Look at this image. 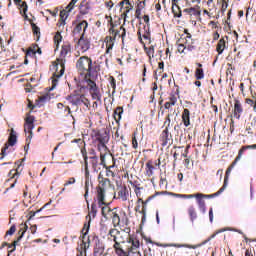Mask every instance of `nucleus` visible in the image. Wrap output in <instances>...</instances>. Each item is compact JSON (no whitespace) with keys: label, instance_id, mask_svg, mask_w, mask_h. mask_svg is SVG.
Segmentation results:
<instances>
[{"label":"nucleus","instance_id":"32","mask_svg":"<svg viewBox=\"0 0 256 256\" xmlns=\"http://www.w3.org/2000/svg\"><path fill=\"white\" fill-rule=\"evenodd\" d=\"M110 219H112L114 227H117L121 223V218L119 217V214L116 212L113 213Z\"/></svg>","mask_w":256,"mask_h":256},{"label":"nucleus","instance_id":"53","mask_svg":"<svg viewBox=\"0 0 256 256\" xmlns=\"http://www.w3.org/2000/svg\"><path fill=\"white\" fill-rule=\"evenodd\" d=\"M143 19H144V22L146 23V25L144 27H146V29H150L149 15H144Z\"/></svg>","mask_w":256,"mask_h":256},{"label":"nucleus","instance_id":"21","mask_svg":"<svg viewBox=\"0 0 256 256\" xmlns=\"http://www.w3.org/2000/svg\"><path fill=\"white\" fill-rule=\"evenodd\" d=\"M241 113H243V107L241 106V102L236 101L234 104V117L235 119H241Z\"/></svg>","mask_w":256,"mask_h":256},{"label":"nucleus","instance_id":"39","mask_svg":"<svg viewBox=\"0 0 256 256\" xmlns=\"http://www.w3.org/2000/svg\"><path fill=\"white\" fill-rule=\"evenodd\" d=\"M155 170V167L151 163H146V173L148 177H151L153 175V171Z\"/></svg>","mask_w":256,"mask_h":256},{"label":"nucleus","instance_id":"5","mask_svg":"<svg viewBox=\"0 0 256 256\" xmlns=\"http://www.w3.org/2000/svg\"><path fill=\"white\" fill-rule=\"evenodd\" d=\"M94 243V256H103V253H105V245H103V242L99 239V236L94 235L92 239Z\"/></svg>","mask_w":256,"mask_h":256},{"label":"nucleus","instance_id":"15","mask_svg":"<svg viewBox=\"0 0 256 256\" xmlns=\"http://www.w3.org/2000/svg\"><path fill=\"white\" fill-rule=\"evenodd\" d=\"M78 44L80 45L82 51H89L91 48V43L88 40H85V34L82 33L79 40Z\"/></svg>","mask_w":256,"mask_h":256},{"label":"nucleus","instance_id":"27","mask_svg":"<svg viewBox=\"0 0 256 256\" xmlns=\"http://www.w3.org/2000/svg\"><path fill=\"white\" fill-rule=\"evenodd\" d=\"M89 9H91V7L89 6V4L87 2H81L80 4V14L81 15H87L89 13Z\"/></svg>","mask_w":256,"mask_h":256},{"label":"nucleus","instance_id":"13","mask_svg":"<svg viewBox=\"0 0 256 256\" xmlns=\"http://www.w3.org/2000/svg\"><path fill=\"white\" fill-rule=\"evenodd\" d=\"M97 201L99 207L105 205V188H102L101 186L97 188Z\"/></svg>","mask_w":256,"mask_h":256},{"label":"nucleus","instance_id":"52","mask_svg":"<svg viewBox=\"0 0 256 256\" xmlns=\"http://www.w3.org/2000/svg\"><path fill=\"white\" fill-rule=\"evenodd\" d=\"M75 183H76L75 178L71 177L66 183H64V187H68V185H75Z\"/></svg>","mask_w":256,"mask_h":256},{"label":"nucleus","instance_id":"19","mask_svg":"<svg viewBox=\"0 0 256 256\" xmlns=\"http://www.w3.org/2000/svg\"><path fill=\"white\" fill-rule=\"evenodd\" d=\"M163 247H176L177 249L186 248V249H197V247H201V244L198 245H190V244H166Z\"/></svg>","mask_w":256,"mask_h":256},{"label":"nucleus","instance_id":"57","mask_svg":"<svg viewBox=\"0 0 256 256\" xmlns=\"http://www.w3.org/2000/svg\"><path fill=\"white\" fill-rule=\"evenodd\" d=\"M131 185L135 188L134 190H138V191H141V187H139V183L137 181L135 182H131Z\"/></svg>","mask_w":256,"mask_h":256},{"label":"nucleus","instance_id":"42","mask_svg":"<svg viewBox=\"0 0 256 256\" xmlns=\"http://www.w3.org/2000/svg\"><path fill=\"white\" fill-rule=\"evenodd\" d=\"M15 231H17V227L15 226V224H13L10 229L6 232V235H5V239H7V236L8 235H14L15 234Z\"/></svg>","mask_w":256,"mask_h":256},{"label":"nucleus","instance_id":"8","mask_svg":"<svg viewBox=\"0 0 256 256\" xmlns=\"http://www.w3.org/2000/svg\"><path fill=\"white\" fill-rule=\"evenodd\" d=\"M244 153H245V150H244V148L242 146L241 149L238 152L237 157L235 158V160L232 162V164L226 170L225 179H227V181H229V175H231V172L235 168V165H237V162L241 161V157H243Z\"/></svg>","mask_w":256,"mask_h":256},{"label":"nucleus","instance_id":"7","mask_svg":"<svg viewBox=\"0 0 256 256\" xmlns=\"http://www.w3.org/2000/svg\"><path fill=\"white\" fill-rule=\"evenodd\" d=\"M109 33L112 36H110L109 40L106 42V55H109L111 53V51L113 50L115 38L117 37V35H120L119 30H115L113 28L109 29Z\"/></svg>","mask_w":256,"mask_h":256},{"label":"nucleus","instance_id":"54","mask_svg":"<svg viewBox=\"0 0 256 256\" xmlns=\"http://www.w3.org/2000/svg\"><path fill=\"white\" fill-rule=\"evenodd\" d=\"M147 55L149 57H151V55H152V57H153V55H155V47L154 46H150V48L147 51Z\"/></svg>","mask_w":256,"mask_h":256},{"label":"nucleus","instance_id":"18","mask_svg":"<svg viewBox=\"0 0 256 256\" xmlns=\"http://www.w3.org/2000/svg\"><path fill=\"white\" fill-rule=\"evenodd\" d=\"M182 121L184 127H189V125H191V112L187 108L183 110Z\"/></svg>","mask_w":256,"mask_h":256},{"label":"nucleus","instance_id":"64","mask_svg":"<svg viewBox=\"0 0 256 256\" xmlns=\"http://www.w3.org/2000/svg\"><path fill=\"white\" fill-rule=\"evenodd\" d=\"M245 256H253V251H251V249H247L245 251Z\"/></svg>","mask_w":256,"mask_h":256},{"label":"nucleus","instance_id":"56","mask_svg":"<svg viewBox=\"0 0 256 256\" xmlns=\"http://www.w3.org/2000/svg\"><path fill=\"white\" fill-rule=\"evenodd\" d=\"M28 215H29L28 221H31V220H33L34 217L37 215V212H35V211H30Z\"/></svg>","mask_w":256,"mask_h":256},{"label":"nucleus","instance_id":"11","mask_svg":"<svg viewBox=\"0 0 256 256\" xmlns=\"http://www.w3.org/2000/svg\"><path fill=\"white\" fill-rule=\"evenodd\" d=\"M15 5L19 7L20 13H23L24 19H29V16H27L28 6L27 2H23V0H14Z\"/></svg>","mask_w":256,"mask_h":256},{"label":"nucleus","instance_id":"30","mask_svg":"<svg viewBox=\"0 0 256 256\" xmlns=\"http://www.w3.org/2000/svg\"><path fill=\"white\" fill-rule=\"evenodd\" d=\"M31 27H32L33 33L36 37V41H39V39L41 38V29L35 23H32Z\"/></svg>","mask_w":256,"mask_h":256},{"label":"nucleus","instance_id":"23","mask_svg":"<svg viewBox=\"0 0 256 256\" xmlns=\"http://www.w3.org/2000/svg\"><path fill=\"white\" fill-rule=\"evenodd\" d=\"M227 185H228V181L227 178H224V184L223 186L219 189V191H217L214 194H210V195H206L208 197V199H213V197H219V195H221V193H223V191H225V189H227Z\"/></svg>","mask_w":256,"mask_h":256},{"label":"nucleus","instance_id":"3","mask_svg":"<svg viewBox=\"0 0 256 256\" xmlns=\"http://www.w3.org/2000/svg\"><path fill=\"white\" fill-rule=\"evenodd\" d=\"M35 116L28 115L25 119L24 131L25 133H29L26 138L27 143H30L31 139H33V129H35Z\"/></svg>","mask_w":256,"mask_h":256},{"label":"nucleus","instance_id":"47","mask_svg":"<svg viewBox=\"0 0 256 256\" xmlns=\"http://www.w3.org/2000/svg\"><path fill=\"white\" fill-rule=\"evenodd\" d=\"M73 9H75V3H73L71 0L70 3L66 6L65 10L68 11V13H71Z\"/></svg>","mask_w":256,"mask_h":256},{"label":"nucleus","instance_id":"37","mask_svg":"<svg viewBox=\"0 0 256 256\" xmlns=\"http://www.w3.org/2000/svg\"><path fill=\"white\" fill-rule=\"evenodd\" d=\"M90 157H89V159H91L92 160V165H93V167H97V161H98V159L99 158H97V156L95 155V150H91L90 151Z\"/></svg>","mask_w":256,"mask_h":256},{"label":"nucleus","instance_id":"29","mask_svg":"<svg viewBox=\"0 0 256 256\" xmlns=\"http://www.w3.org/2000/svg\"><path fill=\"white\" fill-rule=\"evenodd\" d=\"M90 95L94 101H101L102 95H101V90L99 88L90 92Z\"/></svg>","mask_w":256,"mask_h":256},{"label":"nucleus","instance_id":"34","mask_svg":"<svg viewBox=\"0 0 256 256\" xmlns=\"http://www.w3.org/2000/svg\"><path fill=\"white\" fill-rule=\"evenodd\" d=\"M89 229H91V219L88 221V224L87 223L84 224L82 233L84 231H85V233H83L82 239H85V237H87V235H89Z\"/></svg>","mask_w":256,"mask_h":256},{"label":"nucleus","instance_id":"50","mask_svg":"<svg viewBox=\"0 0 256 256\" xmlns=\"http://www.w3.org/2000/svg\"><path fill=\"white\" fill-rule=\"evenodd\" d=\"M169 103L172 104V106L176 105V103H177V96H175L174 94H172V95L169 97Z\"/></svg>","mask_w":256,"mask_h":256},{"label":"nucleus","instance_id":"22","mask_svg":"<svg viewBox=\"0 0 256 256\" xmlns=\"http://www.w3.org/2000/svg\"><path fill=\"white\" fill-rule=\"evenodd\" d=\"M69 13L71 12H69V10L66 9L60 11V27L66 25V21L69 18Z\"/></svg>","mask_w":256,"mask_h":256},{"label":"nucleus","instance_id":"38","mask_svg":"<svg viewBox=\"0 0 256 256\" xmlns=\"http://www.w3.org/2000/svg\"><path fill=\"white\" fill-rule=\"evenodd\" d=\"M89 185H91V187H93V184L89 181V178H86V181H85V194H84V197L87 201V197H89Z\"/></svg>","mask_w":256,"mask_h":256},{"label":"nucleus","instance_id":"40","mask_svg":"<svg viewBox=\"0 0 256 256\" xmlns=\"http://www.w3.org/2000/svg\"><path fill=\"white\" fill-rule=\"evenodd\" d=\"M225 231V229H221L216 231L214 234H212L206 241H204L202 243V245H206V243H209V241H211V239H215V237H217V235H219V233H223Z\"/></svg>","mask_w":256,"mask_h":256},{"label":"nucleus","instance_id":"9","mask_svg":"<svg viewBox=\"0 0 256 256\" xmlns=\"http://www.w3.org/2000/svg\"><path fill=\"white\" fill-rule=\"evenodd\" d=\"M96 139L99 141V143H102L101 147H104V145H107L109 143V132L106 130L99 131L96 134Z\"/></svg>","mask_w":256,"mask_h":256},{"label":"nucleus","instance_id":"2","mask_svg":"<svg viewBox=\"0 0 256 256\" xmlns=\"http://www.w3.org/2000/svg\"><path fill=\"white\" fill-rule=\"evenodd\" d=\"M17 143V132L15 129L10 130V135L8 137V142L5 143L4 147L2 148L1 155L2 157L0 159H3L4 157H7L8 152L7 150L9 147H14V145Z\"/></svg>","mask_w":256,"mask_h":256},{"label":"nucleus","instance_id":"48","mask_svg":"<svg viewBox=\"0 0 256 256\" xmlns=\"http://www.w3.org/2000/svg\"><path fill=\"white\" fill-rule=\"evenodd\" d=\"M123 2L125 3V5H129V7L126 8V11L124 13V15H127V13H129V11H131V9H133V5H131V2L129 0H123Z\"/></svg>","mask_w":256,"mask_h":256},{"label":"nucleus","instance_id":"26","mask_svg":"<svg viewBox=\"0 0 256 256\" xmlns=\"http://www.w3.org/2000/svg\"><path fill=\"white\" fill-rule=\"evenodd\" d=\"M216 51L218 52V55H223V51H225V38L219 40Z\"/></svg>","mask_w":256,"mask_h":256},{"label":"nucleus","instance_id":"20","mask_svg":"<svg viewBox=\"0 0 256 256\" xmlns=\"http://www.w3.org/2000/svg\"><path fill=\"white\" fill-rule=\"evenodd\" d=\"M118 197L121 199V201H127L129 199V190L127 189V186H123L118 191Z\"/></svg>","mask_w":256,"mask_h":256},{"label":"nucleus","instance_id":"28","mask_svg":"<svg viewBox=\"0 0 256 256\" xmlns=\"http://www.w3.org/2000/svg\"><path fill=\"white\" fill-rule=\"evenodd\" d=\"M188 215L190 217L191 223H195V219H197V212L195 211V207L190 206L188 208Z\"/></svg>","mask_w":256,"mask_h":256},{"label":"nucleus","instance_id":"41","mask_svg":"<svg viewBox=\"0 0 256 256\" xmlns=\"http://www.w3.org/2000/svg\"><path fill=\"white\" fill-rule=\"evenodd\" d=\"M94 236H95V235H93V236H88L87 242H84V240L82 241L85 251H87V249H89V247L91 246V239H92V243H93V237H94Z\"/></svg>","mask_w":256,"mask_h":256},{"label":"nucleus","instance_id":"55","mask_svg":"<svg viewBox=\"0 0 256 256\" xmlns=\"http://www.w3.org/2000/svg\"><path fill=\"white\" fill-rule=\"evenodd\" d=\"M171 107H173L171 102H165V104H164L165 109H168V111H173V108H171Z\"/></svg>","mask_w":256,"mask_h":256},{"label":"nucleus","instance_id":"59","mask_svg":"<svg viewBox=\"0 0 256 256\" xmlns=\"http://www.w3.org/2000/svg\"><path fill=\"white\" fill-rule=\"evenodd\" d=\"M91 211H92V213H94V217H95V215H97V204L92 203Z\"/></svg>","mask_w":256,"mask_h":256},{"label":"nucleus","instance_id":"16","mask_svg":"<svg viewBox=\"0 0 256 256\" xmlns=\"http://www.w3.org/2000/svg\"><path fill=\"white\" fill-rule=\"evenodd\" d=\"M49 101H51V95L44 94L38 97V100H36L35 106L41 108L43 107V105H45V103H49Z\"/></svg>","mask_w":256,"mask_h":256},{"label":"nucleus","instance_id":"60","mask_svg":"<svg viewBox=\"0 0 256 256\" xmlns=\"http://www.w3.org/2000/svg\"><path fill=\"white\" fill-rule=\"evenodd\" d=\"M132 146L134 149H137V147H139V144L137 143V138L135 136L132 138Z\"/></svg>","mask_w":256,"mask_h":256},{"label":"nucleus","instance_id":"4","mask_svg":"<svg viewBox=\"0 0 256 256\" xmlns=\"http://www.w3.org/2000/svg\"><path fill=\"white\" fill-rule=\"evenodd\" d=\"M28 229H29V226H27L26 224H21L20 230L18 231L17 239L12 244H8V249H11L10 251H8L9 255L15 252V250L17 249V245H19V242L21 241V239L25 237V233H27Z\"/></svg>","mask_w":256,"mask_h":256},{"label":"nucleus","instance_id":"25","mask_svg":"<svg viewBox=\"0 0 256 256\" xmlns=\"http://www.w3.org/2000/svg\"><path fill=\"white\" fill-rule=\"evenodd\" d=\"M121 115H123V107H117L113 113V117L117 123L121 121Z\"/></svg>","mask_w":256,"mask_h":256},{"label":"nucleus","instance_id":"14","mask_svg":"<svg viewBox=\"0 0 256 256\" xmlns=\"http://www.w3.org/2000/svg\"><path fill=\"white\" fill-rule=\"evenodd\" d=\"M86 83H87V87L80 86V91H85V89H89V92L93 93V91H95L96 89H99V86L97 85V83H95V81L91 79H86Z\"/></svg>","mask_w":256,"mask_h":256},{"label":"nucleus","instance_id":"44","mask_svg":"<svg viewBox=\"0 0 256 256\" xmlns=\"http://www.w3.org/2000/svg\"><path fill=\"white\" fill-rule=\"evenodd\" d=\"M69 53V48L67 46H62L60 55L61 57H67V54Z\"/></svg>","mask_w":256,"mask_h":256},{"label":"nucleus","instance_id":"1","mask_svg":"<svg viewBox=\"0 0 256 256\" xmlns=\"http://www.w3.org/2000/svg\"><path fill=\"white\" fill-rule=\"evenodd\" d=\"M79 71H83V73H87V75H91L93 73V60L87 56L80 57L76 63Z\"/></svg>","mask_w":256,"mask_h":256},{"label":"nucleus","instance_id":"46","mask_svg":"<svg viewBox=\"0 0 256 256\" xmlns=\"http://www.w3.org/2000/svg\"><path fill=\"white\" fill-rule=\"evenodd\" d=\"M107 183H111V180L109 178H104L103 180H100L99 184L101 185L102 189L107 186Z\"/></svg>","mask_w":256,"mask_h":256},{"label":"nucleus","instance_id":"6","mask_svg":"<svg viewBox=\"0 0 256 256\" xmlns=\"http://www.w3.org/2000/svg\"><path fill=\"white\" fill-rule=\"evenodd\" d=\"M207 198H209L207 194H201V193L195 194V199L198 204L199 211L202 212V215H205V213H207V206L205 205V200H204Z\"/></svg>","mask_w":256,"mask_h":256},{"label":"nucleus","instance_id":"33","mask_svg":"<svg viewBox=\"0 0 256 256\" xmlns=\"http://www.w3.org/2000/svg\"><path fill=\"white\" fill-rule=\"evenodd\" d=\"M140 215H142V225L147 221V206L145 204L142 205V210L139 211Z\"/></svg>","mask_w":256,"mask_h":256},{"label":"nucleus","instance_id":"31","mask_svg":"<svg viewBox=\"0 0 256 256\" xmlns=\"http://www.w3.org/2000/svg\"><path fill=\"white\" fill-rule=\"evenodd\" d=\"M143 31H144V34L142 35L143 39H145V41H149V43H151V30H150V28H147V26H144Z\"/></svg>","mask_w":256,"mask_h":256},{"label":"nucleus","instance_id":"35","mask_svg":"<svg viewBox=\"0 0 256 256\" xmlns=\"http://www.w3.org/2000/svg\"><path fill=\"white\" fill-rule=\"evenodd\" d=\"M195 78L200 81L201 79L205 78V73L203 72L202 68H197L195 72Z\"/></svg>","mask_w":256,"mask_h":256},{"label":"nucleus","instance_id":"63","mask_svg":"<svg viewBox=\"0 0 256 256\" xmlns=\"http://www.w3.org/2000/svg\"><path fill=\"white\" fill-rule=\"evenodd\" d=\"M209 221L210 223H213V208L209 209Z\"/></svg>","mask_w":256,"mask_h":256},{"label":"nucleus","instance_id":"45","mask_svg":"<svg viewBox=\"0 0 256 256\" xmlns=\"http://www.w3.org/2000/svg\"><path fill=\"white\" fill-rule=\"evenodd\" d=\"M35 55H37V50L30 48L27 52H26V57H35Z\"/></svg>","mask_w":256,"mask_h":256},{"label":"nucleus","instance_id":"62","mask_svg":"<svg viewBox=\"0 0 256 256\" xmlns=\"http://www.w3.org/2000/svg\"><path fill=\"white\" fill-rule=\"evenodd\" d=\"M242 147L244 148V151H247V149H256V144L246 145Z\"/></svg>","mask_w":256,"mask_h":256},{"label":"nucleus","instance_id":"51","mask_svg":"<svg viewBox=\"0 0 256 256\" xmlns=\"http://www.w3.org/2000/svg\"><path fill=\"white\" fill-rule=\"evenodd\" d=\"M139 247H140V242H139V240H133V241H132V245L130 246V248H132V249H138V250H139Z\"/></svg>","mask_w":256,"mask_h":256},{"label":"nucleus","instance_id":"58","mask_svg":"<svg viewBox=\"0 0 256 256\" xmlns=\"http://www.w3.org/2000/svg\"><path fill=\"white\" fill-rule=\"evenodd\" d=\"M187 48L185 47V45L184 44H179L178 45V51L180 52V53H185V50H186Z\"/></svg>","mask_w":256,"mask_h":256},{"label":"nucleus","instance_id":"17","mask_svg":"<svg viewBox=\"0 0 256 256\" xmlns=\"http://www.w3.org/2000/svg\"><path fill=\"white\" fill-rule=\"evenodd\" d=\"M115 209H111L108 206H101V213L104 219H111L112 215L115 213Z\"/></svg>","mask_w":256,"mask_h":256},{"label":"nucleus","instance_id":"43","mask_svg":"<svg viewBox=\"0 0 256 256\" xmlns=\"http://www.w3.org/2000/svg\"><path fill=\"white\" fill-rule=\"evenodd\" d=\"M115 253L118 256H127L128 255V253L125 250H123L122 248H116Z\"/></svg>","mask_w":256,"mask_h":256},{"label":"nucleus","instance_id":"36","mask_svg":"<svg viewBox=\"0 0 256 256\" xmlns=\"http://www.w3.org/2000/svg\"><path fill=\"white\" fill-rule=\"evenodd\" d=\"M172 195L174 197H178L180 199H195V194H175V193H172Z\"/></svg>","mask_w":256,"mask_h":256},{"label":"nucleus","instance_id":"49","mask_svg":"<svg viewBox=\"0 0 256 256\" xmlns=\"http://www.w3.org/2000/svg\"><path fill=\"white\" fill-rule=\"evenodd\" d=\"M197 8H199V6L191 7L190 9H193V10H191L190 15H194V16H196V17H197V15H201V12L198 11Z\"/></svg>","mask_w":256,"mask_h":256},{"label":"nucleus","instance_id":"10","mask_svg":"<svg viewBox=\"0 0 256 256\" xmlns=\"http://www.w3.org/2000/svg\"><path fill=\"white\" fill-rule=\"evenodd\" d=\"M72 105H74L75 107H79V105H86L87 106V98L83 94L73 95Z\"/></svg>","mask_w":256,"mask_h":256},{"label":"nucleus","instance_id":"12","mask_svg":"<svg viewBox=\"0 0 256 256\" xmlns=\"http://www.w3.org/2000/svg\"><path fill=\"white\" fill-rule=\"evenodd\" d=\"M87 27H89V23H87V20H83L74 27L73 34L79 35L81 31H83V33L85 34V31H87Z\"/></svg>","mask_w":256,"mask_h":256},{"label":"nucleus","instance_id":"61","mask_svg":"<svg viewBox=\"0 0 256 256\" xmlns=\"http://www.w3.org/2000/svg\"><path fill=\"white\" fill-rule=\"evenodd\" d=\"M61 39H63V37L61 36V33H57L54 36V41H56L57 43H59V41H61Z\"/></svg>","mask_w":256,"mask_h":256},{"label":"nucleus","instance_id":"24","mask_svg":"<svg viewBox=\"0 0 256 256\" xmlns=\"http://www.w3.org/2000/svg\"><path fill=\"white\" fill-rule=\"evenodd\" d=\"M162 139H163V147H165V145H167V143H169V141H171V135H169V129L165 128L162 132Z\"/></svg>","mask_w":256,"mask_h":256}]
</instances>
